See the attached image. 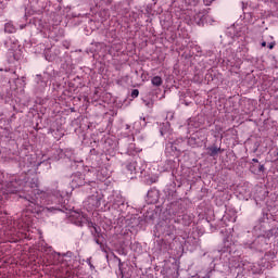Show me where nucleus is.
<instances>
[{
  "instance_id": "412c9836",
  "label": "nucleus",
  "mask_w": 278,
  "mask_h": 278,
  "mask_svg": "<svg viewBox=\"0 0 278 278\" xmlns=\"http://www.w3.org/2000/svg\"><path fill=\"white\" fill-rule=\"evenodd\" d=\"M0 223L3 227H10L12 225V222H10L7 215L0 217Z\"/></svg>"
},
{
  "instance_id": "cd10ccee",
  "label": "nucleus",
  "mask_w": 278,
  "mask_h": 278,
  "mask_svg": "<svg viewBox=\"0 0 278 278\" xmlns=\"http://www.w3.org/2000/svg\"><path fill=\"white\" fill-rule=\"evenodd\" d=\"M194 125V122L192 119L189 121V124H188V129H189V134L192 132V126Z\"/></svg>"
},
{
  "instance_id": "a878e982",
  "label": "nucleus",
  "mask_w": 278,
  "mask_h": 278,
  "mask_svg": "<svg viewBox=\"0 0 278 278\" xmlns=\"http://www.w3.org/2000/svg\"><path fill=\"white\" fill-rule=\"evenodd\" d=\"M97 177H98V179H100V181H102V179L110 177V174H103V176L101 177V172H98Z\"/></svg>"
},
{
  "instance_id": "4be33fe9",
  "label": "nucleus",
  "mask_w": 278,
  "mask_h": 278,
  "mask_svg": "<svg viewBox=\"0 0 278 278\" xmlns=\"http://www.w3.org/2000/svg\"><path fill=\"white\" fill-rule=\"evenodd\" d=\"M166 151H179V148L175 143H167Z\"/></svg>"
},
{
  "instance_id": "473e14b6",
  "label": "nucleus",
  "mask_w": 278,
  "mask_h": 278,
  "mask_svg": "<svg viewBox=\"0 0 278 278\" xmlns=\"http://www.w3.org/2000/svg\"><path fill=\"white\" fill-rule=\"evenodd\" d=\"M277 257V254L273 253V255L270 256V260H275Z\"/></svg>"
},
{
  "instance_id": "b1692460",
  "label": "nucleus",
  "mask_w": 278,
  "mask_h": 278,
  "mask_svg": "<svg viewBox=\"0 0 278 278\" xmlns=\"http://www.w3.org/2000/svg\"><path fill=\"white\" fill-rule=\"evenodd\" d=\"M147 181L150 184H155V181H157V175L148 176Z\"/></svg>"
},
{
  "instance_id": "6e6552de",
  "label": "nucleus",
  "mask_w": 278,
  "mask_h": 278,
  "mask_svg": "<svg viewBox=\"0 0 278 278\" xmlns=\"http://www.w3.org/2000/svg\"><path fill=\"white\" fill-rule=\"evenodd\" d=\"M137 165L138 163L136 161L126 164L125 175L128 179H136V175H138Z\"/></svg>"
},
{
  "instance_id": "ddd939ff",
  "label": "nucleus",
  "mask_w": 278,
  "mask_h": 278,
  "mask_svg": "<svg viewBox=\"0 0 278 278\" xmlns=\"http://www.w3.org/2000/svg\"><path fill=\"white\" fill-rule=\"evenodd\" d=\"M273 236H278V227L270 230H263V232L258 235V239L255 240L253 244H257V242H260V240H264V238H273Z\"/></svg>"
},
{
  "instance_id": "f03ea898",
  "label": "nucleus",
  "mask_w": 278,
  "mask_h": 278,
  "mask_svg": "<svg viewBox=\"0 0 278 278\" xmlns=\"http://www.w3.org/2000/svg\"><path fill=\"white\" fill-rule=\"evenodd\" d=\"M73 268V253L67 252L65 254H62L61 269L60 273L56 274V277H68V273H71V269Z\"/></svg>"
},
{
  "instance_id": "0eeeda50",
  "label": "nucleus",
  "mask_w": 278,
  "mask_h": 278,
  "mask_svg": "<svg viewBox=\"0 0 278 278\" xmlns=\"http://www.w3.org/2000/svg\"><path fill=\"white\" fill-rule=\"evenodd\" d=\"M156 231H159V233H165V236H173L175 226L169 224L168 220H162L156 225Z\"/></svg>"
},
{
  "instance_id": "5701e85b",
  "label": "nucleus",
  "mask_w": 278,
  "mask_h": 278,
  "mask_svg": "<svg viewBox=\"0 0 278 278\" xmlns=\"http://www.w3.org/2000/svg\"><path fill=\"white\" fill-rule=\"evenodd\" d=\"M100 16H102V21H105L106 18L110 17V11H108V10L101 11Z\"/></svg>"
},
{
  "instance_id": "ea45409f",
  "label": "nucleus",
  "mask_w": 278,
  "mask_h": 278,
  "mask_svg": "<svg viewBox=\"0 0 278 278\" xmlns=\"http://www.w3.org/2000/svg\"><path fill=\"white\" fill-rule=\"evenodd\" d=\"M0 71H3V68H0Z\"/></svg>"
},
{
  "instance_id": "2f4dec72",
  "label": "nucleus",
  "mask_w": 278,
  "mask_h": 278,
  "mask_svg": "<svg viewBox=\"0 0 278 278\" xmlns=\"http://www.w3.org/2000/svg\"><path fill=\"white\" fill-rule=\"evenodd\" d=\"M258 170L262 173V170H264V165H260Z\"/></svg>"
},
{
  "instance_id": "9b49d317",
  "label": "nucleus",
  "mask_w": 278,
  "mask_h": 278,
  "mask_svg": "<svg viewBox=\"0 0 278 278\" xmlns=\"http://www.w3.org/2000/svg\"><path fill=\"white\" fill-rule=\"evenodd\" d=\"M182 10H188L192 12L197 8H199V0H181L180 4Z\"/></svg>"
},
{
  "instance_id": "72a5a7b5",
  "label": "nucleus",
  "mask_w": 278,
  "mask_h": 278,
  "mask_svg": "<svg viewBox=\"0 0 278 278\" xmlns=\"http://www.w3.org/2000/svg\"><path fill=\"white\" fill-rule=\"evenodd\" d=\"M261 46H262V47H266V41H263V42L261 43Z\"/></svg>"
},
{
  "instance_id": "f704fd0d",
  "label": "nucleus",
  "mask_w": 278,
  "mask_h": 278,
  "mask_svg": "<svg viewBox=\"0 0 278 278\" xmlns=\"http://www.w3.org/2000/svg\"><path fill=\"white\" fill-rule=\"evenodd\" d=\"M268 47H269V49H274L275 46L273 43H269Z\"/></svg>"
},
{
  "instance_id": "f3484780",
  "label": "nucleus",
  "mask_w": 278,
  "mask_h": 278,
  "mask_svg": "<svg viewBox=\"0 0 278 278\" xmlns=\"http://www.w3.org/2000/svg\"><path fill=\"white\" fill-rule=\"evenodd\" d=\"M51 264H61L62 265V254L58 252H52L50 255Z\"/></svg>"
},
{
  "instance_id": "c756f323",
  "label": "nucleus",
  "mask_w": 278,
  "mask_h": 278,
  "mask_svg": "<svg viewBox=\"0 0 278 278\" xmlns=\"http://www.w3.org/2000/svg\"><path fill=\"white\" fill-rule=\"evenodd\" d=\"M173 116H174V113L173 112H168L166 118H168L169 121H173Z\"/></svg>"
},
{
  "instance_id": "20e7f679",
  "label": "nucleus",
  "mask_w": 278,
  "mask_h": 278,
  "mask_svg": "<svg viewBox=\"0 0 278 278\" xmlns=\"http://www.w3.org/2000/svg\"><path fill=\"white\" fill-rule=\"evenodd\" d=\"M207 21V12L205 10H199V7L193 9V12L189 15V23L191 25H204Z\"/></svg>"
},
{
  "instance_id": "9d476101",
  "label": "nucleus",
  "mask_w": 278,
  "mask_h": 278,
  "mask_svg": "<svg viewBox=\"0 0 278 278\" xmlns=\"http://www.w3.org/2000/svg\"><path fill=\"white\" fill-rule=\"evenodd\" d=\"M86 184V178L81 173H76L72 176V188H79L80 186H84Z\"/></svg>"
},
{
  "instance_id": "c9c22d12",
  "label": "nucleus",
  "mask_w": 278,
  "mask_h": 278,
  "mask_svg": "<svg viewBox=\"0 0 278 278\" xmlns=\"http://www.w3.org/2000/svg\"><path fill=\"white\" fill-rule=\"evenodd\" d=\"M252 162L256 163L260 162L257 159H253Z\"/></svg>"
},
{
  "instance_id": "423d86ee",
  "label": "nucleus",
  "mask_w": 278,
  "mask_h": 278,
  "mask_svg": "<svg viewBox=\"0 0 278 278\" xmlns=\"http://www.w3.org/2000/svg\"><path fill=\"white\" fill-rule=\"evenodd\" d=\"M109 207H113V210H118V212H123L125 210V199L121 193H115L109 197Z\"/></svg>"
},
{
  "instance_id": "58836bf2",
  "label": "nucleus",
  "mask_w": 278,
  "mask_h": 278,
  "mask_svg": "<svg viewBox=\"0 0 278 278\" xmlns=\"http://www.w3.org/2000/svg\"><path fill=\"white\" fill-rule=\"evenodd\" d=\"M152 1H154V3H155V1H157V0H152Z\"/></svg>"
},
{
  "instance_id": "39448f33",
  "label": "nucleus",
  "mask_w": 278,
  "mask_h": 278,
  "mask_svg": "<svg viewBox=\"0 0 278 278\" xmlns=\"http://www.w3.org/2000/svg\"><path fill=\"white\" fill-rule=\"evenodd\" d=\"M102 199L103 198L99 193L92 194L84 202V207H86L88 212H94L101 207Z\"/></svg>"
},
{
  "instance_id": "4c0bfd02",
  "label": "nucleus",
  "mask_w": 278,
  "mask_h": 278,
  "mask_svg": "<svg viewBox=\"0 0 278 278\" xmlns=\"http://www.w3.org/2000/svg\"><path fill=\"white\" fill-rule=\"evenodd\" d=\"M89 266H90V268H92V264H90V262H89Z\"/></svg>"
},
{
  "instance_id": "7c9ffc66",
  "label": "nucleus",
  "mask_w": 278,
  "mask_h": 278,
  "mask_svg": "<svg viewBox=\"0 0 278 278\" xmlns=\"http://www.w3.org/2000/svg\"><path fill=\"white\" fill-rule=\"evenodd\" d=\"M4 71H5V73H10V71H11V73H14V70H10V68H4Z\"/></svg>"
},
{
  "instance_id": "7ed1b4c3",
  "label": "nucleus",
  "mask_w": 278,
  "mask_h": 278,
  "mask_svg": "<svg viewBox=\"0 0 278 278\" xmlns=\"http://www.w3.org/2000/svg\"><path fill=\"white\" fill-rule=\"evenodd\" d=\"M70 218L74 225H77V227H84V225H87V227H93L94 231H97L94 224H92V222L88 219V216L84 215L81 212L73 211Z\"/></svg>"
},
{
  "instance_id": "e433bc0d",
  "label": "nucleus",
  "mask_w": 278,
  "mask_h": 278,
  "mask_svg": "<svg viewBox=\"0 0 278 278\" xmlns=\"http://www.w3.org/2000/svg\"><path fill=\"white\" fill-rule=\"evenodd\" d=\"M257 229H260V227H255V231H257Z\"/></svg>"
},
{
  "instance_id": "6ab92c4d",
  "label": "nucleus",
  "mask_w": 278,
  "mask_h": 278,
  "mask_svg": "<svg viewBox=\"0 0 278 278\" xmlns=\"http://www.w3.org/2000/svg\"><path fill=\"white\" fill-rule=\"evenodd\" d=\"M207 151H208V155H211V157H214V155H218V153H220V148L216 146H212L207 148Z\"/></svg>"
},
{
  "instance_id": "1a4fd4ad",
  "label": "nucleus",
  "mask_w": 278,
  "mask_h": 278,
  "mask_svg": "<svg viewBox=\"0 0 278 278\" xmlns=\"http://www.w3.org/2000/svg\"><path fill=\"white\" fill-rule=\"evenodd\" d=\"M8 55L9 62H18V60H21L23 56V53L21 52V48L15 45L13 49H9Z\"/></svg>"
},
{
  "instance_id": "dca6fc26",
  "label": "nucleus",
  "mask_w": 278,
  "mask_h": 278,
  "mask_svg": "<svg viewBox=\"0 0 278 278\" xmlns=\"http://www.w3.org/2000/svg\"><path fill=\"white\" fill-rule=\"evenodd\" d=\"M18 182L16 181H11L7 185V192H9L10 194H14V192H18V190H21L17 187Z\"/></svg>"
},
{
  "instance_id": "4468645a",
  "label": "nucleus",
  "mask_w": 278,
  "mask_h": 278,
  "mask_svg": "<svg viewBox=\"0 0 278 278\" xmlns=\"http://www.w3.org/2000/svg\"><path fill=\"white\" fill-rule=\"evenodd\" d=\"M199 131L193 134L189 139H188V144L189 147H192L193 149L197 147H201L203 139H199Z\"/></svg>"
},
{
  "instance_id": "393cba45",
  "label": "nucleus",
  "mask_w": 278,
  "mask_h": 278,
  "mask_svg": "<svg viewBox=\"0 0 278 278\" xmlns=\"http://www.w3.org/2000/svg\"><path fill=\"white\" fill-rule=\"evenodd\" d=\"M165 127H166V129L161 128V136H164V134H166L168 131L170 124L168 122H166Z\"/></svg>"
},
{
  "instance_id": "f257e3e1",
  "label": "nucleus",
  "mask_w": 278,
  "mask_h": 278,
  "mask_svg": "<svg viewBox=\"0 0 278 278\" xmlns=\"http://www.w3.org/2000/svg\"><path fill=\"white\" fill-rule=\"evenodd\" d=\"M31 193L25 197V201L28 203L29 212L33 214H48L53 212H60L64 199L60 191H40L38 184L31 186Z\"/></svg>"
},
{
  "instance_id": "c85d7f7f",
  "label": "nucleus",
  "mask_w": 278,
  "mask_h": 278,
  "mask_svg": "<svg viewBox=\"0 0 278 278\" xmlns=\"http://www.w3.org/2000/svg\"><path fill=\"white\" fill-rule=\"evenodd\" d=\"M216 0H203L204 5H212Z\"/></svg>"
},
{
  "instance_id": "2eb2a0df",
  "label": "nucleus",
  "mask_w": 278,
  "mask_h": 278,
  "mask_svg": "<svg viewBox=\"0 0 278 278\" xmlns=\"http://www.w3.org/2000/svg\"><path fill=\"white\" fill-rule=\"evenodd\" d=\"M142 150L140 148H136V143H129L127 148V155H138Z\"/></svg>"
},
{
  "instance_id": "aec40b11",
  "label": "nucleus",
  "mask_w": 278,
  "mask_h": 278,
  "mask_svg": "<svg viewBox=\"0 0 278 278\" xmlns=\"http://www.w3.org/2000/svg\"><path fill=\"white\" fill-rule=\"evenodd\" d=\"M164 81L162 80V77L160 76H154L152 79H151V84L152 86H155L156 88H159V86H162Z\"/></svg>"
},
{
  "instance_id": "f8f14e48",
  "label": "nucleus",
  "mask_w": 278,
  "mask_h": 278,
  "mask_svg": "<svg viewBox=\"0 0 278 278\" xmlns=\"http://www.w3.org/2000/svg\"><path fill=\"white\" fill-rule=\"evenodd\" d=\"M147 201L150 204H155L160 201V191L157 189H151L148 191Z\"/></svg>"
},
{
  "instance_id": "bb28decb",
  "label": "nucleus",
  "mask_w": 278,
  "mask_h": 278,
  "mask_svg": "<svg viewBox=\"0 0 278 278\" xmlns=\"http://www.w3.org/2000/svg\"><path fill=\"white\" fill-rule=\"evenodd\" d=\"M138 94H140V91H138V89H134V90L131 91V97H132V99H136V98L138 97Z\"/></svg>"
},
{
  "instance_id": "a211bd4d",
  "label": "nucleus",
  "mask_w": 278,
  "mask_h": 278,
  "mask_svg": "<svg viewBox=\"0 0 278 278\" xmlns=\"http://www.w3.org/2000/svg\"><path fill=\"white\" fill-rule=\"evenodd\" d=\"M5 34H16V26L12 22H8L4 24Z\"/></svg>"
}]
</instances>
